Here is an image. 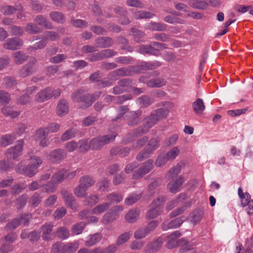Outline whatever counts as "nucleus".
Here are the masks:
<instances>
[{
	"label": "nucleus",
	"instance_id": "f257e3e1",
	"mask_svg": "<svg viewBox=\"0 0 253 253\" xmlns=\"http://www.w3.org/2000/svg\"><path fill=\"white\" fill-rule=\"evenodd\" d=\"M158 121L157 116L152 112L151 115L145 119L146 125L134 129L132 132L126 136V141L129 142L132 140L135 137H138L146 133L148 130L154 126Z\"/></svg>",
	"mask_w": 253,
	"mask_h": 253
},
{
	"label": "nucleus",
	"instance_id": "f03ea898",
	"mask_svg": "<svg viewBox=\"0 0 253 253\" xmlns=\"http://www.w3.org/2000/svg\"><path fill=\"white\" fill-rule=\"evenodd\" d=\"M92 96L89 94L86 93L84 89H80L73 92L72 95V99L74 102L79 103V108L85 109L92 105V100H89Z\"/></svg>",
	"mask_w": 253,
	"mask_h": 253
},
{
	"label": "nucleus",
	"instance_id": "7ed1b4c3",
	"mask_svg": "<svg viewBox=\"0 0 253 253\" xmlns=\"http://www.w3.org/2000/svg\"><path fill=\"white\" fill-rule=\"evenodd\" d=\"M33 161H36V164L28 166L24 168H23L22 163H19L15 167L16 171L21 174H23L26 176L32 177L36 174L37 172V169L42 164V161L40 158H35L32 159Z\"/></svg>",
	"mask_w": 253,
	"mask_h": 253
},
{
	"label": "nucleus",
	"instance_id": "20e7f679",
	"mask_svg": "<svg viewBox=\"0 0 253 253\" xmlns=\"http://www.w3.org/2000/svg\"><path fill=\"white\" fill-rule=\"evenodd\" d=\"M117 134L115 132L94 138L90 141V149L99 150L106 144L112 142Z\"/></svg>",
	"mask_w": 253,
	"mask_h": 253
},
{
	"label": "nucleus",
	"instance_id": "39448f33",
	"mask_svg": "<svg viewBox=\"0 0 253 253\" xmlns=\"http://www.w3.org/2000/svg\"><path fill=\"white\" fill-rule=\"evenodd\" d=\"M158 141L156 139H151L147 144L146 150L137 155L136 157L137 160L141 161L147 158L152 152L158 148Z\"/></svg>",
	"mask_w": 253,
	"mask_h": 253
},
{
	"label": "nucleus",
	"instance_id": "423d86ee",
	"mask_svg": "<svg viewBox=\"0 0 253 253\" xmlns=\"http://www.w3.org/2000/svg\"><path fill=\"white\" fill-rule=\"evenodd\" d=\"M22 40L17 38H11L7 39L3 44L4 48L14 50L19 49L22 45Z\"/></svg>",
	"mask_w": 253,
	"mask_h": 253
},
{
	"label": "nucleus",
	"instance_id": "0eeeda50",
	"mask_svg": "<svg viewBox=\"0 0 253 253\" xmlns=\"http://www.w3.org/2000/svg\"><path fill=\"white\" fill-rule=\"evenodd\" d=\"M153 167V161L149 160L133 174V178L137 179L141 178L144 175L148 173Z\"/></svg>",
	"mask_w": 253,
	"mask_h": 253
},
{
	"label": "nucleus",
	"instance_id": "6e6552de",
	"mask_svg": "<svg viewBox=\"0 0 253 253\" xmlns=\"http://www.w3.org/2000/svg\"><path fill=\"white\" fill-rule=\"evenodd\" d=\"M139 80L140 82L146 83L148 87L151 88L161 87L166 84V82L162 78H156L147 81L145 77H141Z\"/></svg>",
	"mask_w": 253,
	"mask_h": 253
},
{
	"label": "nucleus",
	"instance_id": "1a4fd4ad",
	"mask_svg": "<svg viewBox=\"0 0 253 253\" xmlns=\"http://www.w3.org/2000/svg\"><path fill=\"white\" fill-rule=\"evenodd\" d=\"M36 62V58H33L29 62L23 66L19 71L20 76L25 78L32 74L34 71L33 66Z\"/></svg>",
	"mask_w": 253,
	"mask_h": 253
},
{
	"label": "nucleus",
	"instance_id": "9d476101",
	"mask_svg": "<svg viewBox=\"0 0 253 253\" xmlns=\"http://www.w3.org/2000/svg\"><path fill=\"white\" fill-rule=\"evenodd\" d=\"M24 143L23 140H18L15 146L8 149L6 152L10 154L13 159H16L21 154Z\"/></svg>",
	"mask_w": 253,
	"mask_h": 253
},
{
	"label": "nucleus",
	"instance_id": "9b49d317",
	"mask_svg": "<svg viewBox=\"0 0 253 253\" xmlns=\"http://www.w3.org/2000/svg\"><path fill=\"white\" fill-rule=\"evenodd\" d=\"M131 81L127 79H123L118 83V85L113 88V93L115 94H120L126 91V87L130 85Z\"/></svg>",
	"mask_w": 253,
	"mask_h": 253
},
{
	"label": "nucleus",
	"instance_id": "f8f14e48",
	"mask_svg": "<svg viewBox=\"0 0 253 253\" xmlns=\"http://www.w3.org/2000/svg\"><path fill=\"white\" fill-rule=\"evenodd\" d=\"M61 194L64 199L66 205L69 206L73 210H77V206L75 203V199L72 194L70 193L68 191L65 190H63L61 191Z\"/></svg>",
	"mask_w": 253,
	"mask_h": 253
},
{
	"label": "nucleus",
	"instance_id": "ddd939ff",
	"mask_svg": "<svg viewBox=\"0 0 253 253\" xmlns=\"http://www.w3.org/2000/svg\"><path fill=\"white\" fill-rule=\"evenodd\" d=\"M184 217H177L171 221L164 222L162 224V228L164 230H167L168 229H172L179 227L185 220Z\"/></svg>",
	"mask_w": 253,
	"mask_h": 253
},
{
	"label": "nucleus",
	"instance_id": "4468645a",
	"mask_svg": "<svg viewBox=\"0 0 253 253\" xmlns=\"http://www.w3.org/2000/svg\"><path fill=\"white\" fill-rule=\"evenodd\" d=\"M183 182L184 178L181 175L178 176L175 180L170 181L168 185L169 191L173 193L177 192Z\"/></svg>",
	"mask_w": 253,
	"mask_h": 253
},
{
	"label": "nucleus",
	"instance_id": "2eb2a0df",
	"mask_svg": "<svg viewBox=\"0 0 253 253\" xmlns=\"http://www.w3.org/2000/svg\"><path fill=\"white\" fill-rule=\"evenodd\" d=\"M51 98V93L50 88H46L38 92L35 97V100L38 102H43Z\"/></svg>",
	"mask_w": 253,
	"mask_h": 253
},
{
	"label": "nucleus",
	"instance_id": "dca6fc26",
	"mask_svg": "<svg viewBox=\"0 0 253 253\" xmlns=\"http://www.w3.org/2000/svg\"><path fill=\"white\" fill-rule=\"evenodd\" d=\"M181 236L179 231H175L167 237L168 243L167 247L169 249H172L176 245V240Z\"/></svg>",
	"mask_w": 253,
	"mask_h": 253
},
{
	"label": "nucleus",
	"instance_id": "f3484780",
	"mask_svg": "<svg viewBox=\"0 0 253 253\" xmlns=\"http://www.w3.org/2000/svg\"><path fill=\"white\" fill-rule=\"evenodd\" d=\"M53 227V224L51 222L46 223L41 227V229L42 232V238L44 240H50V235L52 232Z\"/></svg>",
	"mask_w": 253,
	"mask_h": 253
},
{
	"label": "nucleus",
	"instance_id": "a211bd4d",
	"mask_svg": "<svg viewBox=\"0 0 253 253\" xmlns=\"http://www.w3.org/2000/svg\"><path fill=\"white\" fill-rule=\"evenodd\" d=\"M34 21L39 25L45 29H52L53 28L51 23L42 15H40L36 16Z\"/></svg>",
	"mask_w": 253,
	"mask_h": 253
},
{
	"label": "nucleus",
	"instance_id": "6ab92c4d",
	"mask_svg": "<svg viewBox=\"0 0 253 253\" xmlns=\"http://www.w3.org/2000/svg\"><path fill=\"white\" fill-rule=\"evenodd\" d=\"M192 105L194 112L198 115L202 114L206 108L204 101L201 98L196 99L192 103Z\"/></svg>",
	"mask_w": 253,
	"mask_h": 253
},
{
	"label": "nucleus",
	"instance_id": "aec40b11",
	"mask_svg": "<svg viewBox=\"0 0 253 253\" xmlns=\"http://www.w3.org/2000/svg\"><path fill=\"white\" fill-rule=\"evenodd\" d=\"M142 111L140 110L130 112V120L128 121L127 124L129 126H135L138 125L139 122V117L141 115Z\"/></svg>",
	"mask_w": 253,
	"mask_h": 253
},
{
	"label": "nucleus",
	"instance_id": "412c9836",
	"mask_svg": "<svg viewBox=\"0 0 253 253\" xmlns=\"http://www.w3.org/2000/svg\"><path fill=\"white\" fill-rule=\"evenodd\" d=\"M66 154L64 150L58 149L51 152L50 159L53 162H58L65 158Z\"/></svg>",
	"mask_w": 253,
	"mask_h": 253
},
{
	"label": "nucleus",
	"instance_id": "4be33fe9",
	"mask_svg": "<svg viewBox=\"0 0 253 253\" xmlns=\"http://www.w3.org/2000/svg\"><path fill=\"white\" fill-rule=\"evenodd\" d=\"M69 111L67 102L65 100H60L57 106V113L59 116L66 115Z\"/></svg>",
	"mask_w": 253,
	"mask_h": 253
},
{
	"label": "nucleus",
	"instance_id": "5701e85b",
	"mask_svg": "<svg viewBox=\"0 0 253 253\" xmlns=\"http://www.w3.org/2000/svg\"><path fill=\"white\" fill-rule=\"evenodd\" d=\"M22 9V6L21 5H17L15 7L6 5L3 6H1L0 8V12L5 15H11L13 14L16 11L21 10Z\"/></svg>",
	"mask_w": 253,
	"mask_h": 253
},
{
	"label": "nucleus",
	"instance_id": "b1692460",
	"mask_svg": "<svg viewBox=\"0 0 253 253\" xmlns=\"http://www.w3.org/2000/svg\"><path fill=\"white\" fill-rule=\"evenodd\" d=\"M138 52L141 54H149L156 56L158 55V51L156 48L150 45H142L138 48Z\"/></svg>",
	"mask_w": 253,
	"mask_h": 253
},
{
	"label": "nucleus",
	"instance_id": "393cba45",
	"mask_svg": "<svg viewBox=\"0 0 253 253\" xmlns=\"http://www.w3.org/2000/svg\"><path fill=\"white\" fill-rule=\"evenodd\" d=\"M12 57L16 64L20 65L28 58V56L22 51H16L12 54Z\"/></svg>",
	"mask_w": 253,
	"mask_h": 253
},
{
	"label": "nucleus",
	"instance_id": "a878e982",
	"mask_svg": "<svg viewBox=\"0 0 253 253\" xmlns=\"http://www.w3.org/2000/svg\"><path fill=\"white\" fill-rule=\"evenodd\" d=\"M113 43V40L109 37H101L96 41L97 47L105 48L111 46Z\"/></svg>",
	"mask_w": 253,
	"mask_h": 253
},
{
	"label": "nucleus",
	"instance_id": "bb28decb",
	"mask_svg": "<svg viewBox=\"0 0 253 253\" xmlns=\"http://www.w3.org/2000/svg\"><path fill=\"white\" fill-rule=\"evenodd\" d=\"M147 29L154 31H164L167 29V25L160 22H151L147 25Z\"/></svg>",
	"mask_w": 253,
	"mask_h": 253
},
{
	"label": "nucleus",
	"instance_id": "cd10ccee",
	"mask_svg": "<svg viewBox=\"0 0 253 253\" xmlns=\"http://www.w3.org/2000/svg\"><path fill=\"white\" fill-rule=\"evenodd\" d=\"M139 215V210L135 209L129 211L126 215L125 218L127 222L129 223L134 222L138 218Z\"/></svg>",
	"mask_w": 253,
	"mask_h": 253
},
{
	"label": "nucleus",
	"instance_id": "c85d7f7f",
	"mask_svg": "<svg viewBox=\"0 0 253 253\" xmlns=\"http://www.w3.org/2000/svg\"><path fill=\"white\" fill-rule=\"evenodd\" d=\"M110 207V204L104 203L99 204L94 207L91 210V212L93 214H100L106 211Z\"/></svg>",
	"mask_w": 253,
	"mask_h": 253
},
{
	"label": "nucleus",
	"instance_id": "c756f323",
	"mask_svg": "<svg viewBox=\"0 0 253 253\" xmlns=\"http://www.w3.org/2000/svg\"><path fill=\"white\" fill-rule=\"evenodd\" d=\"M94 180L91 177L89 176H84L81 177L80 179L79 183L86 190L91 187L94 184Z\"/></svg>",
	"mask_w": 253,
	"mask_h": 253
},
{
	"label": "nucleus",
	"instance_id": "7c9ffc66",
	"mask_svg": "<svg viewBox=\"0 0 253 253\" xmlns=\"http://www.w3.org/2000/svg\"><path fill=\"white\" fill-rule=\"evenodd\" d=\"M77 243H69L62 246V252L60 253H74L78 249Z\"/></svg>",
	"mask_w": 253,
	"mask_h": 253
},
{
	"label": "nucleus",
	"instance_id": "2f4dec72",
	"mask_svg": "<svg viewBox=\"0 0 253 253\" xmlns=\"http://www.w3.org/2000/svg\"><path fill=\"white\" fill-rule=\"evenodd\" d=\"M155 14L146 11H137L133 13V16L137 19L152 18Z\"/></svg>",
	"mask_w": 253,
	"mask_h": 253
},
{
	"label": "nucleus",
	"instance_id": "473e14b6",
	"mask_svg": "<svg viewBox=\"0 0 253 253\" xmlns=\"http://www.w3.org/2000/svg\"><path fill=\"white\" fill-rule=\"evenodd\" d=\"M154 102V99L148 96H142L137 99V103L141 107H146Z\"/></svg>",
	"mask_w": 253,
	"mask_h": 253
},
{
	"label": "nucleus",
	"instance_id": "72a5a7b5",
	"mask_svg": "<svg viewBox=\"0 0 253 253\" xmlns=\"http://www.w3.org/2000/svg\"><path fill=\"white\" fill-rule=\"evenodd\" d=\"M151 209L148 211L146 217L148 219L155 218L160 215L163 212V209L155 207H151Z\"/></svg>",
	"mask_w": 253,
	"mask_h": 253
},
{
	"label": "nucleus",
	"instance_id": "f704fd0d",
	"mask_svg": "<svg viewBox=\"0 0 253 253\" xmlns=\"http://www.w3.org/2000/svg\"><path fill=\"white\" fill-rule=\"evenodd\" d=\"M16 138L15 134H7L0 138V145L6 146L10 144Z\"/></svg>",
	"mask_w": 253,
	"mask_h": 253
},
{
	"label": "nucleus",
	"instance_id": "c9c22d12",
	"mask_svg": "<svg viewBox=\"0 0 253 253\" xmlns=\"http://www.w3.org/2000/svg\"><path fill=\"white\" fill-rule=\"evenodd\" d=\"M49 16L52 20L58 23H62L65 21L64 15L60 12L52 11L49 13Z\"/></svg>",
	"mask_w": 253,
	"mask_h": 253
},
{
	"label": "nucleus",
	"instance_id": "e433bc0d",
	"mask_svg": "<svg viewBox=\"0 0 253 253\" xmlns=\"http://www.w3.org/2000/svg\"><path fill=\"white\" fill-rule=\"evenodd\" d=\"M86 225V222H80L73 226L71 231L74 235H78L81 234Z\"/></svg>",
	"mask_w": 253,
	"mask_h": 253
},
{
	"label": "nucleus",
	"instance_id": "4c0bfd02",
	"mask_svg": "<svg viewBox=\"0 0 253 253\" xmlns=\"http://www.w3.org/2000/svg\"><path fill=\"white\" fill-rule=\"evenodd\" d=\"M102 238V235L100 233H95L91 235L88 240L85 241V245L91 247L99 242Z\"/></svg>",
	"mask_w": 253,
	"mask_h": 253
},
{
	"label": "nucleus",
	"instance_id": "58836bf2",
	"mask_svg": "<svg viewBox=\"0 0 253 253\" xmlns=\"http://www.w3.org/2000/svg\"><path fill=\"white\" fill-rule=\"evenodd\" d=\"M67 170H62L56 173H55L52 177L51 180L54 182L56 185L59 182H62L65 178H66V174Z\"/></svg>",
	"mask_w": 253,
	"mask_h": 253
},
{
	"label": "nucleus",
	"instance_id": "ea45409f",
	"mask_svg": "<svg viewBox=\"0 0 253 253\" xmlns=\"http://www.w3.org/2000/svg\"><path fill=\"white\" fill-rule=\"evenodd\" d=\"M189 5L196 9H205L208 6V3L204 1L192 0L189 2Z\"/></svg>",
	"mask_w": 253,
	"mask_h": 253
},
{
	"label": "nucleus",
	"instance_id": "a19ab883",
	"mask_svg": "<svg viewBox=\"0 0 253 253\" xmlns=\"http://www.w3.org/2000/svg\"><path fill=\"white\" fill-rule=\"evenodd\" d=\"M55 235L59 238L65 239L68 238L70 234L69 231L65 227H61L58 228L55 232Z\"/></svg>",
	"mask_w": 253,
	"mask_h": 253
},
{
	"label": "nucleus",
	"instance_id": "79ce46f5",
	"mask_svg": "<svg viewBox=\"0 0 253 253\" xmlns=\"http://www.w3.org/2000/svg\"><path fill=\"white\" fill-rule=\"evenodd\" d=\"M123 199V197L121 195L115 193L110 194L107 196V200L109 202L108 203L110 204V206L112 203H118Z\"/></svg>",
	"mask_w": 253,
	"mask_h": 253
},
{
	"label": "nucleus",
	"instance_id": "37998d69",
	"mask_svg": "<svg viewBox=\"0 0 253 253\" xmlns=\"http://www.w3.org/2000/svg\"><path fill=\"white\" fill-rule=\"evenodd\" d=\"M131 235L132 233L130 231L122 233L118 237L116 244L117 245H121L124 244L130 239Z\"/></svg>",
	"mask_w": 253,
	"mask_h": 253
},
{
	"label": "nucleus",
	"instance_id": "c03bdc74",
	"mask_svg": "<svg viewBox=\"0 0 253 253\" xmlns=\"http://www.w3.org/2000/svg\"><path fill=\"white\" fill-rule=\"evenodd\" d=\"M142 196L141 194L135 193L130 195L125 200V203L126 205L130 206L139 200Z\"/></svg>",
	"mask_w": 253,
	"mask_h": 253
},
{
	"label": "nucleus",
	"instance_id": "a18cd8bd",
	"mask_svg": "<svg viewBox=\"0 0 253 253\" xmlns=\"http://www.w3.org/2000/svg\"><path fill=\"white\" fill-rule=\"evenodd\" d=\"M117 218L111 212L108 211L105 213L102 217L101 222L103 224H108L113 222Z\"/></svg>",
	"mask_w": 253,
	"mask_h": 253
},
{
	"label": "nucleus",
	"instance_id": "49530a36",
	"mask_svg": "<svg viewBox=\"0 0 253 253\" xmlns=\"http://www.w3.org/2000/svg\"><path fill=\"white\" fill-rule=\"evenodd\" d=\"M164 20L166 22H167L168 23L171 24H182L185 23V21L184 20L181 19L177 17L171 16V15L166 16L164 18Z\"/></svg>",
	"mask_w": 253,
	"mask_h": 253
},
{
	"label": "nucleus",
	"instance_id": "de8ad7c7",
	"mask_svg": "<svg viewBox=\"0 0 253 253\" xmlns=\"http://www.w3.org/2000/svg\"><path fill=\"white\" fill-rule=\"evenodd\" d=\"M180 150L177 146L173 147L171 149L169 150L167 154L166 157L169 161H172L174 160L176 157L179 155Z\"/></svg>",
	"mask_w": 253,
	"mask_h": 253
},
{
	"label": "nucleus",
	"instance_id": "09e8293b",
	"mask_svg": "<svg viewBox=\"0 0 253 253\" xmlns=\"http://www.w3.org/2000/svg\"><path fill=\"white\" fill-rule=\"evenodd\" d=\"M77 133L75 128H72L67 130L61 136V139L65 141L74 138Z\"/></svg>",
	"mask_w": 253,
	"mask_h": 253
},
{
	"label": "nucleus",
	"instance_id": "8fccbe9b",
	"mask_svg": "<svg viewBox=\"0 0 253 253\" xmlns=\"http://www.w3.org/2000/svg\"><path fill=\"white\" fill-rule=\"evenodd\" d=\"M153 112L155 113L156 116H157L158 121L166 118L169 113V110L166 108H161Z\"/></svg>",
	"mask_w": 253,
	"mask_h": 253
},
{
	"label": "nucleus",
	"instance_id": "3c124183",
	"mask_svg": "<svg viewBox=\"0 0 253 253\" xmlns=\"http://www.w3.org/2000/svg\"><path fill=\"white\" fill-rule=\"evenodd\" d=\"M25 31L30 34H36L41 32V29L33 23H28L26 25Z\"/></svg>",
	"mask_w": 253,
	"mask_h": 253
},
{
	"label": "nucleus",
	"instance_id": "603ef678",
	"mask_svg": "<svg viewBox=\"0 0 253 253\" xmlns=\"http://www.w3.org/2000/svg\"><path fill=\"white\" fill-rule=\"evenodd\" d=\"M86 191L87 190L79 183L74 189V194L77 197L82 198L87 195Z\"/></svg>",
	"mask_w": 253,
	"mask_h": 253
},
{
	"label": "nucleus",
	"instance_id": "864d4df0",
	"mask_svg": "<svg viewBox=\"0 0 253 253\" xmlns=\"http://www.w3.org/2000/svg\"><path fill=\"white\" fill-rule=\"evenodd\" d=\"M44 37L47 41H55L59 39L60 36L59 34L54 31H46L44 33Z\"/></svg>",
	"mask_w": 253,
	"mask_h": 253
},
{
	"label": "nucleus",
	"instance_id": "5fc2aeb1",
	"mask_svg": "<svg viewBox=\"0 0 253 253\" xmlns=\"http://www.w3.org/2000/svg\"><path fill=\"white\" fill-rule=\"evenodd\" d=\"M47 43L46 40H41L28 48V50L32 52L33 50L43 48Z\"/></svg>",
	"mask_w": 253,
	"mask_h": 253
},
{
	"label": "nucleus",
	"instance_id": "6e6d98bb",
	"mask_svg": "<svg viewBox=\"0 0 253 253\" xmlns=\"http://www.w3.org/2000/svg\"><path fill=\"white\" fill-rule=\"evenodd\" d=\"M57 185L52 180L43 186L42 191L46 193H53L56 189Z\"/></svg>",
	"mask_w": 253,
	"mask_h": 253
},
{
	"label": "nucleus",
	"instance_id": "4d7b16f0",
	"mask_svg": "<svg viewBox=\"0 0 253 253\" xmlns=\"http://www.w3.org/2000/svg\"><path fill=\"white\" fill-rule=\"evenodd\" d=\"M165 201L166 198L164 196H159L152 202L150 207H155L160 209H163L162 206Z\"/></svg>",
	"mask_w": 253,
	"mask_h": 253
},
{
	"label": "nucleus",
	"instance_id": "13d9d810",
	"mask_svg": "<svg viewBox=\"0 0 253 253\" xmlns=\"http://www.w3.org/2000/svg\"><path fill=\"white\" fill-rule=\"evenodd\" d=\"M11 100L10 95L3 90H0V104H6L9 103Z\"/></svg>",
	"mask_w": 253,
	"mask_h": 253
},
{
	"label": "nucleus",
	"instance_id": "bf43d9fd",
	"mask_svg": "<svg viewBox=\"0 0 253 253\" xmlns=\"http://www.w3.org/2000/svg\"><path fill=\"white\" fill-rule=\"evenodd\" d=\"M78 148L81 152H86L90 149V142L89 144L86 139H82L78 143Z\"/></svg>",
	"mask_w": 253,
	"mask_h": 253
},
{
	"label": "nucleus",
	"instance_id": "052dcab7",
	"mask_svg": "<svg viewBox=\"0 0 253 253\" xmlns=\"http://www.w3.org/2000/svg\"><path fill=\"white\" fill-rule=\"evenodd\" d=\"M148 139L149 138L147 136H144L137 140L133 144V148L135 149H140L146 144Z\"/></svg>",
	"mask_w": 253,
	"mask_h": 253
},
{
	"label": "nucleus",
	"instance_id": "680f3d73",
	"mask_svg": "<svg viewBox=\"0 0 253 253\" xmlns=\"http://www.w3.org/2000/svg\"><path fill=\"white\" fill-rule=\"evenodd\" d=\"M20 219L19 218H14L11 222L7 223L5 226V229L7 230H12L15 229L19 225L21 224Z\"/></svg>",
	"mask_w": 253,
	"mask_h": 253
},
{
	"label": "nucleus",
	"instance_id": "e2e57ef3",
	"mask_svg": "<svg viewBox=\"0 0 253 253\" xmlns=\"http://www.w3.org/2000/svg\"><path fill=\"white\" fill-rule=\"evenodd\" d=\"M48 131L47 129L44 128H41L37 131L35 134V138L36 140H41L46 138L48 135Z\"/></svg>",
	"mask_w": 253,
	"mask_h": 253
},
{
	"label": "nucleus",
	"instance_id": "0e129e2a",
	"mask_svg": "<svg viewBox=\"0 0 253 253\" xmlns=\"http://www.w3.org/2000/svg\"><path fill=\"white\" fill-rule=\"evenodd\" d=\"M181 170V166L179 165H177L175 167L171 168L168 173H167V177L169 178H171L174 176V175H177L180 173Z\"/></svg>",
	"mask_w": 253,
	"mask_h": 253
},
{
	"label": "nucleus",
	"instance_id": "69168bd1",
	"mask_svg": "<svg viewBox=\"0 0 253 253\" xmlns=\"http://www.w3.org/2000/svg\"><path fill=\"white\" fill-rule=\"evenodd\" d=\"M78 147V144L72 140L65 144V148L69 152H72L76 150Z\"/></svg>",
	"mask_w": 253,
	"mask_h": 253
},
{
	"label": "nucleus",
	"instance_id": "338daca9",
	"mask_svg": "<svg viewBox=\"0 0 253 253\" xmlns=\"http://www.w3.org/2000/svg\"><path fill=\"white\" fill-rule=\"evenodd\" d=\"M11 34L13 36H21L23 34V29L17 26H12L9 28Z\"/></svg>",
	"mask_w": 253,
	"mask_h": 253
},
{
	"label": "nucleus",
	"instance_id": "774afa93",
	"mask_svg": "<svg viewBox=\"0 0 253 253\" xmlns=\"http://www.w3.org/2000/svg\"><path fill=\"white\" fill-rule=\"evenodd\" d=\"M27 200V196L25 195H22L18 198L16 201V206L17 209H20L24 207Z\"/></svg>",
	"mask_w": 253,
	"mask_h": 253
}]
</instances>
